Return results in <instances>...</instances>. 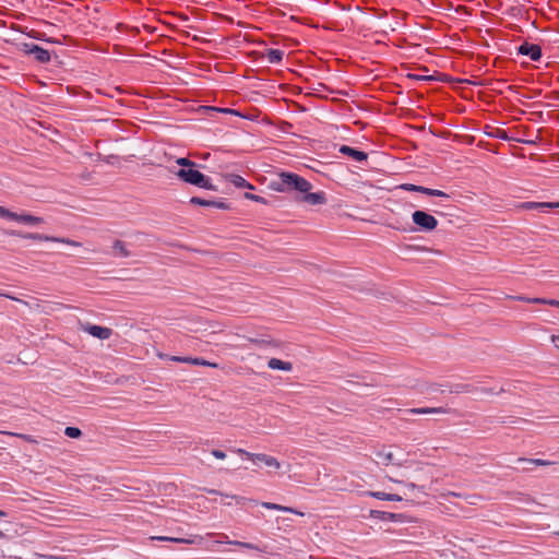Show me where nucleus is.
I'll list each match as a JSON object with an SVG mask.
<instances>
[{
  "label": "nucleus",
  "instance_id": "f257e3e1",
  "mask_svg": "<svg viewBox=\"0 0 559 559\" xmlns=\"http://www.w3.org/2000/svg\"><path fill=\"white\" fill-rule=\"evenodd\" d=\"M269 188L275 192L288 193L298 191L300 193L311 190L312 185L304 177L289 171H281L276 178L272 179Z\"/></svg>",
  "mask_w": 559,
  "mask_h": 559
},
{
  "label": "nucleus",
  "instance_id": "f03ea898",
  "mask_svg": "<svg viewBox=\"0 0 559 559\" xmlns=\"http://www.w3.org/2000/svg\"><path fill=\"white\" fill-rule=\"evenodd\" d=\"M180 169L176 171V176L183 182L203 188L206 190H215L212 185L211 178L203 175L197 167L198 165L186 157H180L176 160Z\"/></svg>",
  "mask_w": 559,
  "mask_h": 559
},
{
  "label": "nucleus",
  "instance_id": "7ed1b4c3",
  "mask_svg": "<svg viewBox=\"0 0 559 559\" xmlns=\"http://www.w3.org/2000/svg\"><path fill=\"white\" fill-rule=\"evenodd\" d=\"M230 451L240 456H245V457L251 460L252 462H261L265 466L274 468V469H280L282 467L281 462L275 456H272V455H269L265 453H251V452H248L247 450L240 449V448H234Z\"/></svg>",
  "mask_w": 559,
  "mask_h": 559
},
{
  "label": "nucleus",
  "instance_id": "20e7f679",
  "mask_svg": "<svg viewBox=\"0 0 559 559\" xmlns=\"http://www.w3.org/2000/svg\"><path fill=\"white\" fill-rule=\"evenodd\" d=\"M5 234L16 235L14 231H11V230H5ZM17 235L25 239L59 242V243H64V245L72 246V247H81V242L69 239V238L48 236V235H43V234H37V233H27V234H17Z\"/></svg>",
  "mask_w": 559,
  "mask_h": 559
},
{
  "label": "nucleus",
  "instance_id": "39448f33",
  "mask_svg": "<svg viewBox=\"0 0 559 559\" xmlns=\"http://www.w3.org/2000/svg\"><path fill=\"white\" fill-rule=\"evenodd\" d=\"M412 218L414 224L417 225L418 228L424 231H431L436 229V227L438 226L437 218L433 215L424 211H415L412 214Z\"/></svg>",
  "mask_w": 559,
  "mask_h": 559
},
{
  "label": "nucleus",
  "instance_id": "423d86ee",
  "mask_svg": "<svg viewBox=\"0 0 559 559\" xmlns=\"http://www.w3.org/2000/svg\"><path fill=\"white\" fill-rule=\"evenodd\" d=\"M16 46L21 51L34 56V58L40 63H46L50 60L49 51L34 43H16Z\"/></svg>",
  "mask_w": 559,
  "mask_h": 559
},
{
  "label": "nucleus",
  "instance_id": "0eeeda50",
  "mask_svg": "<svg viewBox=\"0 0 559 559\" xmlns=\"http://www.w3.org/2000/svg\"><path fill=\"white\" fill-rule=\"evenodd\" d=\"M2 218L14 221L16 223L24 224V225H38L44 222V219L41 217L34 216V215H31L27 213L17 214V213L11 212L9 210H5L3 207H2Z\"/></svg>",
  "mask_w": 559,
  "mask_h": 559
},
{
  "label": "nucleus",
  "instance_id": "6e6552de",
  "mask_svg": "<svg viewBox=\"0 0 559 559\" xmlns=\"http://www.w3.org/2000/svg\"><path fill=\"white\" fill-rule=\"evenodd\" d=\"M397 188L409 192H419L429 197L450 198L448 193L441 190L430 189L423 186H416L413 183H403Z\"/></svg>",
  "mask_w": 559,
  "mask_h": 559
},
{
  "label": "nucleus",
  "instance_id": "1a4fd4ad",
  "mask_svg": "<svg viewBox=\"0 0 559 559\" xmlns=\"http://www.w3.org/2000/svg\"><path fill=\"white\" fill-rule=\"evenodd\" d=\"M519 210L524 211H539V212H547L552 209H559V202H522L516 206Z\"/></svg>",
  "mask_w": 559,
  "mask_h": 559
},
{
  "label": "nucleus",
  "instance_id": "9d476101",
  "mask_svg": "<svg viewBox=\"0 0 559 559\" xmlns=\"http://www.w3.org/2000/svg\"><path fill=\"white\" fill-rule=\"evenodd\" d=\"M302 195L298 199L299 202H305L310 205H321L326 203V194L324 191L318 192H302Z\"/></svg>",
  "mask_w": 559,
  "mask_h": 559
},
{
  "label": "nucleus",
  "instance_id": "9b49d317",
  "mask_svg": "<svg viewBox=\"0 0 559 559\" xmlns=\"http://www.w3.org/2000/svg\"><path fill=\"white\" fill-rule=\"evenodd\" d=\"M152 540H160V542H171L178 544H188V545H202L204 537L200 535H194L191 538H178V537H168V536H152L150 537Z\"/></svg>",
  "mask_w": 559,
  "mask_h": 559
},
{
  "label": "nucleus",
  "instance_id": "f8f14e48",
  "mask_svg": "<svg viewBox=\"0 0 559 559\" xmlns=\"http://www.w3.org/2000/svg\"><path fill=\"white\" fill-rule=\"evenodd\" d=\"M206 536L207 537H213V536L219 537V539L216 540V543H227L229 545H235V546L243 547V548H247V549H252V550H257V551H263L258 545H254V544H251V543H245V542H239V540H229L228 536L226 534H224V533H221V534L209 533V534H206Z\"/></svg>",
  "mask_w": 559,
  "mask_h": 559
},
{
  "label": "nucleus",
  "instance_id": "ddd939ff",
  "mask_svg": "<svg viewBox=\"0 0 559 559\" xmlns=\"http://www.w3.org/2000/svg\"><path fill=\"white\" fill-rule=\"evenodd\" d=\"M519 53L528 56L533 61H537L542 57V48L538 45L523 43L518 48Z\"/></svg>",
  "mask_w": 559,
  "mask_h": 559
},
{
  "label": "nucleus",
  "instance_id": "4468645a",
  "mask_svg": "<svg viewBox=\"0 0 559 559\" xmlns=\"http://www.w3.org/2000/svg\"><path fill=\"white\" fill-rule=\"evenodd\" d=\"M83 330L99 340H108L112 334L111 329L94 324H86Z\"/></svg>",
  "mask_w": 559,
  "mask_h": 559
},
{
  "label": "nucleus",
  "instance_id": "2eb2a0df",
  "mask_svg": "<svg viewBox=\"0 0 559 559\" xmlns=\"http://www.w3.org/2000/svg\"><path fill=\"white\" fill-rule=\"evenodd\" d=\"M338 152L342 153L343 155L348 156L349 158H352L356 162H364V160H367V158H368L367 153L356 150L354 147H350L348 145L340 146Z\"/></svg>",
  "mask_w": 559,
  "mask_h": 559
},
{
  "label": "nucleus",
  "instance_id": "dca6fc26",
  "mask_svg": "<svg viewBox=\"0 0 559 559\" xmlns=\"http://www.w3.org/2000/svg\"><path fill=\"white\" fill-rule=\"evenodd\" d=\"M190 203L194 204V205H200V206H211V207H217V209H223V210L228 209V205L222 201L205 200V199H202L199 197H192L190 199Z\"/></svg>",
  "mask_w": 559,
  "mask_h": 559
},
{
  "label": "nucleus",
  "instance_id": "f3484780",
  "mask_svg": "<svg viewBox=\"0 0 559 559\" xmlns=\"http://www.w3.org/2000/svg\"><path fill=\"white\" fill-rule=\"evenodd\" d=\"M409 414L416 415H428V414H448L450 409L445 407H418V408H409L406 411Z\"/></svg>",
  "mask_w": 559,
  "mask_h": 559
},
{
  "label": "nucleus",
  "instance_id": "a211bd4d",
  "mask_svg": "<svg viewBox=\"0 0 559 559\" xmlns=\"http://www.w3.org/2000/svg\"><path fill=\"white\" fill-rule=\"evenodd\" d=\"M226 179L228 182H230L231 185H234L237 188H247L250 190L254 189V187L250 182H248L243 177H241L240 175L229 174L226 176Z\"/></svg>",
  "mask_w": 559,
  "mask_h": 559
},
{
  "label": "nucleus",
  "instance_id": "6ab92c4d",
  "mask_svg": "<svg viewBox=\"0 0 559 559\" xmlns=\"http://www.w3.org/2000/svg\"><path fill=\"white\" fill-rule=\"evenodd\" d=\"M261 506L265 509H269V510H276V511H282V512H289V513H294V514H297V515H300V516H304L305 513L301 512V511H298L294 508H290V507H285V506H282V504H277V503H273V502H261Z\"/></svg>",
  "mask_w": 559,
  "mask_h": 559
},
{
  "label": "nucleus",
  "instance_id": "aec40b11",
  "mask_svg": "<svg viewBox=\"0 0 559 559\" xmlns=\"http://www.w3.org/2000/svg\"><path fill=\"white\" fill-rule=\"evenodd\" d=\"M267 367L273 370L292 371L293 364L290 361H284L277 358H271L267 361Z\"/></svg>",
  "mask_w": 559,
  "mask_h": 559
},
{
  "label": "nucleus",
  "instance_id": "412c9836",
  "mask_svg": "<svg viewBox=\"0 0 559 559\" xmlns=\"http://www.w3.org/2000/svg\"><path fill=\"white\" fill-rule=\"evenodd\" d=\"M477 391H480L483 393H493L492 390H487L485 388L478 389L477 386H475L473 384H468V383L456 384L455 390H454V392H456V393H473V392H477Z\"/></svg>",
  "mask_w": 559,
  "mask_h": 559
},
{
  "label": "nucleus",
  "instance_id": "4be33fe9",
  "mask_svg": "<svg viewBox=\"0 0 559 559\" xmlns=\"http://www.w3.org/2000/svg\"><path fill=\"white\" fill-rule=\"evenodd\" d=\"M112 253L116 257L128 258L131 255L127 249L126 243L121 240H116L112 246Z\"/></svg>",
  "mask_w": 559,
  "mask_h": 559
},
{
  "label": "nucleus",
  "instance_id": "5701e85b",
  "mask_svg": "<svg viewBox=\"0 0 559 559\" xmlns=\"http://www.w3.org/2000/svg\"><path fill=\"white\" fill-rule=\"evenodd\" d=\"M370 496L379 499V500H385V501H402V497L395 493H386L382 491H372L370 492Z\"/></svg>",
  "mask_w": 559,
  "mask_h": 559
},
{
  "label": "nucleus",
  "instance_id": "b1692460",
  "mask_svg": "<svg viewBox=\"0 0 559 559\" xmlns=\"http://www.w3.org/2000/svg\"><path fill=\"white\" fill-rule=\"evenodd\" d=\"M284 52L280 49H269L266 59L270 63H280L283 60Z\"/></svg>",
  "mask_w": 559,
  "mask_h": 559
},
{
  "label": "nucleus",
  "instance_id": "393cba45",
  "mask_svg": "<svg viewBox=\"0 0 559 559\" xmlns=\"http://www.w3.org/2000/svg\"><path fill=\"white\" fill-rule=\"evenodd\" d=\"M377 457L384 465H389L393 461V453L386 449H382L377 452Z\"/></svg>",
  "mask_w": 559,
  "mask_h": 559
},
{
  "label": "nucleus",
  "instance_id": "a878e982",
  "mask_svg": "<svg viewBox=\"0 0 559 559\" xmlns=\"http://www.w3.org/2000/svg\"><path fill=\"white\" fill-rule=\"evenodd\" d=\"M518 462H526L530 464H534L536 466H548L551 465L552 462L542 459H525V457H519Z\"/></svg>",
  "mask_w": 559,
  "mask_h": 559
},
{
  "label": "nucleus",
  "instance_id": "bb28decb",
  "mask_svg": "<svg viewBox=\"0 0 559 559\" xmlns=\"http://www.w3.org/2000/svg\"><path fill=\"white\" fill-rule=\"evenodd\" d=\"M243 197L247 199V200H251V201H254V202H258V203H261V204H269V201L266 199H264L263 197L261 195H258V194H253L251 192H246L243 194Z\"/></svg>",
  "mask_w": 559,
  "mask_h": 559
},
{
  "label": "nucleus",
  "instance_id": "cd10ccee",
  "mask_svg": "<svg viewBox=\"0 0 559 559\" xmlns=\"http://www.w3.org/2000/svg\"><path fill=\"white\" fill-rule=\"evenodd\" d=\"M64 435L69 438H80L82 436V431L76 427H67L64 430Z\"/></svg>",
  "mask_w": 559,
  "mask_h": 559
},
{
  "label": "nucleus",
  "instance_id": "c85d7f7f",
  "mask_svg": "<svg viewBox=\"0 0 559 559\" xmlns=\"http://www.w3.org/2000/svg\"><path fill=\"white\" fill-rule=\"evenodd\" d=\"M192 365H195V366H206V367H211V368H217L218 365L216 362H211V361H207L203 358H199V357H194L193 361H192Z\"/></svg>",
  "mask_w": 559,
  "mask_h": 559
},
{
  "label": "nucleus",
  "instance_id": "c756f323",
  "mask_svg": "<svg viewBox=\"0 0 559 559\" xmlns=\"http://www.w3.org/2000/svg\"><path fill=\"white\" fill-rule=\"evenodd\" d=\"M533 302L534 304H540V305H548V306H552V307H558L559 300L535 297V300H533Z\"/></svg>",
  "mask_w": 559,
  "mask_h": 559
},
{
  "label": "nucleus",
  "instance_id": "7c9ffc66",
  "mask_svg": "<svg viewBox=\"0 0 559 559\" xmlns=\"http://www.w3.org/2000/svg\"><path fill=\"white\" fill-rule=\"evenodd\" d=\"M507 298L513 299V300H516V301L528 302V304H534L533 300H535V298H530V297H526V296H523V295L507 296Z\"/></svg>",
  "mask_w": 559,
  "mask_h": 559
},
{
  "label": "nucleus",
  "instance_id": "2f4dec72",
  "mask_svg": "<svg viewBox=\"0 0 559 559\" xmlns=\"http://www.w3.org/2000/svg\"><path fill=\"white\" fill-rule=\"evenodd\" d=\"M2 435L10 436V437L14 436L13 433L5 432V431H2ZM15 436L27 441V442H35V440L31 436H27V435H15Z\"/></svg>",
  "mask_w": 559,
  "mask_h": 559
},
{
  "label": "nucleus",
  "instance_id": "473e14b6",
  "mask_svg": "<svg viewBox=\"0 0 559 559\" xmlns=\"http://www.w3.org/2000/svg\"><path fill=\"white\" fill-rule=\"evenodd\" d=\"M211 453H212V455H213L214 457H216V459H218V460H224V459L226 457V453H225V452H223L222 450H217V449H215V450H212V452H211Z\"/></svg>",
  "mask_w": 559,
  "mask_h": 559
},
{
  "label": "nucleus",
  "instance_id": "72a5a7b5",
  "mask_svg": "<svg viewBox=\"0 0 559 559\" xmlns=\"http://www.w3.org/2000/svg\"><path fill=\"white\" fill-rule=\"evenodd\" d=\"M405 486H406L408 489H412V490H414V489H418V490H420V491L425 492V487H424V486H417V485H416V484H414V483H407V484H405Z\"/></svg>",
  "mask_w": 559,
  "mask_h": 559
},
{
  "label": "nucleus",
  "instance_id": "f704fd0d",
  "mask_svg": "<svg viewBox=\"0 0 559 559\" xmlns=\"http://www.w3.org/2000/svg\"><path fill=\"white\" fill-rule=\"evenodd\" d=\"M223 497H225L226 499H233L235 500L237 503H240L245 500L243 497H239V496H229V495H223L221 493Z\"/></svg>",
  "mask_w": 559,
  "mask_h": 559
},
{
  "label": "nucleus",
  "instance_id": "c9c22d12",
  "mask_svg": "<svg viewBox=\"0 0 559 559\" xmlns=\"http://www.w3.org/2000/svg\"><path fill=\"white\" fill-rule=\"evenodd\" d=\"M551 341L554 343V345L559 348V335H552L551 336Z\"/></svg>",
  "mask_w": 559,
  "mask_h": 559
},
{
  "label": "nucleus",
  "instance_id": "e433bc0d",
  "mask_svg": "<svg viewBox=\"0 0 559 559\" xmlns=\"http://www.w3.org/2000/svg\"><path fill=\"white\" fill-rule=\"evenodd\" d=\"M183 358L185 357H180V356H171V357H169V359L171 361H177V362H183Z\"/></svg>",
  "mask_w": 559,
  "mask_h": 559
},
{
  "label": "nucleus",
  "instance_id": "4c0bfd02",
  "mask_svg": "<svg viewBox=\"0 0 559 559\" xmlns=\"http://www.w3.org/2000/svg\"><path fill=\"white\" fill-rule=\"evenodd\" d=\"M193 359H194L193 357H185L183 362L192 365Z\"/></svg>",
  "mask_w": 559,
  "mask_h": 559
},
{
  "label": "nucleus",
  "instance_id": "58836bf2",
  "mask_svg": "<svg viewBox=\"0 0 559 559\" xmlns=\"http://www.w3.org/2000/svg\"><path fill=\"white\" fill-rule=\"evenodd\" d=\"M5 10H7V7H4V5L2 4V11H1V14H2V15H5V14H7Z\"/></svg>",
  "mask_w": 559,
  "mask_h": 559
},
{
  "label": "nucleus",
  "instance_id": "ea45409f",
  "mask_svg": "<svg viewBox=\"0 0 559 559\" xmlns=\"http://www.w3.org/2000/svg\"><path fill=\"white\" fill-rule=\"evenodd\" d=\"M209 492H210V493H215V495H218V493H219V492H218L217 490H215V489H211V490H209Z\"/></svg>",
  "mask_w": 559,
  "mask_h": 559
},
{
  "label": "nucleus",
  "instance_id": "a19ab883",
  "mask_svg": "<svg viewBox=\"0 0 559 559\" xmlns=\"http://www.w3.org/2000/svg\"><path fill=\"white\" fill-rule=\"evenodd\" d=\"M1 25H2V28L7 27V21L2 20Z\"/></svg>",
  "mask_w": 559,
  "mask_h": 559
},
{
  "label": "nucleus",
  "instance_id": "79ce46f5",
  "mask_svg": "<svg viewBox=\"0 0 559 559\" xmlns=\"http://www.w3.org/2000/svg\"><path fill=\"white\" fill-rule=\"evenodd\" d=\"M3 1H4V2H8V3H9L10 5H12V7L14 5L13 1H11V0H10V1H8V0H3Z\"/></svg>",
  "mask_w": 559,
  "mask_h": 559
},
{
  "label": "nucleus",
  "instance_id": "37998d69",
  "mask_svg": "<svg viewBox=\"0 0 559 559\" xmlns=\"http://www.w3.org/2000/svg\"><path fill=\"white\" fill-rule=\"evenodd\" d=\"M226 506H230L229 499H226V501L223 502Z\"/></svg>",
  "mask_w": 559,
  "mask_h": 559
},
{
  "label": "nucleus",
  "instance_id": "c03bdc74",
  "mask_svg": "<svg viewBox=\"0 0 559 559\" xmlns=\"http://www.w3.org/2000/svg\"><path fill=\"white\" fill-rule=\"evenodd\" d=\"M226 506H230L229 499H226V501L223 502Z\"/></svg>",
  "mask_w": 559,
  "mask_h": 559
},
{
  "label": "nucleus",
  "instance_id": "a18cd8bd",
  "mask_svg": "<svg viewBox=\"0 0 559 559\" xmlns=\"http://www.w3.org/2000/svg\"><path fill=\"white\" fill-rule=\"evenodd\" d=\"M2 40H4V41L9 43V41H10V38H7V37H3V36H2Z\"/></svg>",
  "mask_w": 559,
  "mask_h": 559
},
{
  "label": "nucleus",
  "instance_id": "49530a36",
  "mask_svg": "<svg viewBox=\"0 0 559 559\" xmlns=\"http://www.w3.org/2000/svg\"><path fill=\"white\" fill-rule=\"evenodd\" d=\"M390 480H392V481H394V483H401V481H400V480H397V479H392V478H390Z\"/></svg>",
  "mask_w": 559,
  "mask_h": 559
}]
</instances>
